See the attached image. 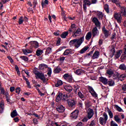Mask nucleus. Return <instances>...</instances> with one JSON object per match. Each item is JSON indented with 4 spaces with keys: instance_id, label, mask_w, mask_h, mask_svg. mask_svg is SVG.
I'll list each match as a JSON object with an SVG mask.
<instances>
[{
    "instance_id": "de8ad7c7",
    "label": "nucleus",
    "mask_w": 126,
    "mask_h": 126,
    "mask_svg": "<svg viewBox=\"0 0 126 126\" xmlns=\"http://www.w3.org/2000/svg\"><path fill=\"white\" fill-rule=\"evenodd\" d=\"M47 68H48L47 75H48V76H51V75H52V68L50 67H48Z\"/></svg>"
},
{
    "instance_id": "e2e57ef3",
    "label": "nucleus",
    "mask_w": 126,
    "mask_h": 126,
    "mask_svg": "<svg viewBox=\"0 0 126 126\" xmlns=\"http://www.w3.org/2000/svg\"><path fill=\"white\" fill-rule=\"evenodd\" d=\"M86 5H85L84 4H83L84 12H86V10H87V6H86Z\"/></svg>"
},
{
    "instance_id": "9d476101",
    "label": "nucleus",
    "mask_w": 126,
    "mask_h": 126,
    "mask_svg": "<svg viewBox=\"0 0 126 126\" xmlns=\"http://www.w3.org/2000/svg\"><path fill=\"white\" fill-rule=\"evenodd\" d=\"M67 104L70 108H75V105H76V101L73 99L67 100Z\"/></svg>"
},
{
    "instance_id": "7ed1b4c3",
    "label": "nucleus",
    "mask_w": 126,
    "mask_h": 126,
    "mask_svg": "<svg viewBox=\"0 0 126 126\" xmlns=\"http://www.w3.org/2000/svg\"><path fill=\"white\" fill-rule=\"evenodd\" d=\"M36 79L38 78L39 79L41 80V81H42L43 83H47L48 80L47 78L45 77V75L44 74V73L40 72H38L37 75L36 76Z\"/></svg>"
},
{
    "instance_id": "bb28decb",
    "label": "nucleus",
    "mask_w": 126,
    "mask_h": 126,
    "mask_svg": "<svg viewBox=\"0 0 126 126\" xmlns=\"http://www.w3.org/2000/svg\"><path fill=\"white\" fill-rule=\"evenodd\" d=\"M91 37H92V33L91 32H88L85 37L86 40H90V39H91Z\"/></svg>"
},
{
    "instance_id": "6ab92c4d",
    "label": "nucleus",
    "mask_w": 126,
    "mask_h": 126,
    "mask_svg": "<svg viewBox=\"0 0 126 126\" xmlns=\"http://www.w3.org/2000/svg\"><path fill=\"white\" fill-rule=\"evenodd\" d=\"M64 89H65L67 92H69V93L72 91V87H71V86H64Z\"/></svg>"
},
{
    "instance_id": "f257e3e1",
    "label": "nucleus",
    "mask_w": 126,
    "mask_h": 126,
    "mask_svg": "<svg viewBox=\"0 0 126 126\" xmlns=\"http://www.w3.org/2000/svg\"><path fill=\"white\" fill-rule=\"evenodd\" d=\"M92 22L95 24L96 27H94L92 30V35L93 37H95V36L99 35V31L98 29H101V22L99 21V20L97 17H94L92 20Z\"/></svg>"
},
{
    "instance_id": "c9c22d12",
    "label": "nucleus",
    "mask_w": 126,
    "mask_h": 126,
    "mask_svg": "<svg viewBox=\"0 0 126 126\" xmlns=\"http://www.w3.org/2000/svg\"><path fill=\"white\" fill-rule=\"evenodd\" d=\"M114 120L117 123H122V120L120 118H119L118 115H115L114 116Z\"/></svg>"
},
{
    "instance_id": "6e6552de",
    "label": "nucleus",
    "mask_w": 126,
    "mask_h": 126,
    "mask_svg": "<svg viewBox=\"0 0 126 126\" xmlns=\"http://www.w3.org/2000/svg\"><path fill=\"white\" fill-rule=\"evenodd\" d=\"M82 33V32H81V29L79 28L76 30V31H74L73 32L72 36L74 37V38H76L77 36H80Z\"/></svg>"
},
{
    "instance_id": "72a5a7b5",
    "label": "nucleus",
    "mask_w": 126,
    "mask_h": 126,
    "mask_svg": "<svg viewBox=\"0 0 126 126\" xmlns=\"http://www.w3.org/2000/svg\"><path fill=\"white\" fill-rule=\"evenodd\" d=\"M63 84V81L62 80H58L57 83L55 84V87H59V86H62Z\"/></svg>"
},
{
    "instance_id": "9b49d317",
    "label": "nucleus",
    "mask_w": 126,
    "mask_h": 126,
    "mask_svg": "<svg viewBox=\"0 0 126 126\" xmlns=\"http://www.w3.org/2000/svg\"><path fill=\"white\" fill-rule=\"evenodd\" d=\"M119 7L121 14L123 16H125L126 17V7L125 6H122L121 5H119Z\"/></svg>"
},
{
    "instance_id": "338daca9",
    "label": "nucleus",
    "mask_w": 126,
    "mask_h": 126,
    "mask_svg": "<svg viewBox=\"0 0 126 126\" xmlns=\"http://www.w3.org/2000/svg\"><path fill=\"white\" fill-rule=\"evenodd\" d=\"M54 34L55 36H60V31L55 32Z\"/></svg>"
},
{
    "instance_id": "bf43d9fd",
    "label": "nucleus",
    "mask_w": 126,
    "mask_h": 126,
    "mask_svg": "<svg viewBox=\"0 0 126 126\" xmlns=\"http://www.w3.org/2000/svg\"><path fill=\"white\" fill-rule=\"evenodd\" d=\"M20 88L18 87L16 89V93H17V94H20Z\"/></svg>"
},
{
    "instance_id": "3c124183",
    "label": "nucleus",
    "mask_w": 126,
    "mask_h": 126,
    "mask_svg": "<svg viewBox=\"0 0 126 126\" xmlns=\"http://www.w3.org/2000/svg\"><path fill=\"white\" fill-rule=\"evenodd\" d=\"M106 73L108 74V75H113L114 74V72L112 69L110 70H107L106 71Z\"/></svg>"
},
{
    "instance_id": "2eb2a0df",
    "label": "nucleus",
    "mask_w": 126,
    "mask_h": 126,
    "mask_svg": "<svg viewBox=\"0 0 126 126\" xmlns=\"http://www.w3.org/2000/svg\"><path fill=\"white\" fill-rule=\"evenodd\" d=\"M93 115H94V111L92 109H89V112H88V118L89 120H90L93 117Z\"/></svg>"
},
{
    "instance_id": "6e6d98bb",
    "label": "nucleus",
    "mask_w": 126,
    "mask_h": 126,
    "mask_svg": "<svg viewBox=\"0 0 126 126\" xmlns=\"http://www.w3.org/2000/svg\"><path fill=\"white\" fill-rule=\"evenodd\" d=\"M33 73L34 74H35L36 75V76L38 74H39V72H40L39 71H38V70H37V69H33Z\"/></svg>"
},
{
    "instance_id": "2f4dec72",
    "label": "nucleus",
    "mask_w": 126,
    "mask_h": 126,
    "mask_svg": "<svg viewBox=\"0 0 126 126\" xmlns=\"http://www.w3.org/2000/svg\"><path fill=\"white\" fill-rule=\"evenodd\" d=\"M5 98L6 99V101L8 102H10V96H9V94L8 92H6L5 94Z\"/></svg>"
},
{
    "instance_id": "0eeeda50",
    "label": "nucleus",
    "mask_w": 126,
    "mask_h": 126,
    "mask_svg": "<svg viewBox=\"0 0 126 126\" xmlns=\"http://www.w3.org/2000/svg\"><path fill=\"white\" fill-rule=\"evenodd\" d=\"M114 18L117 21L118 23H122V19H123V17L121 14L119 13L115 14Z\"/></svg>"
},
{
    "instance_id": "473e14b6",
    "label": "nucleus",
    "mask_w": 126,
    "mask_h": 126,
    "mask_svg": "<svg viewBox=\"0 0 126 126\" xmlns=\"http://www.w3.org/2000/svg\"><path fill=\"white\" fill-rule=\"evenodd\" d=\"M11 118H15V117H17V111L16 110H13L12 112L11 113Z\"/></svg>"
},
{
    "instance_id": "cd10ccee",
    "label": "nucleus",
    "mask_w": 126,
    "mask_h": 126,
    "mask_svg": "<svg viewBox=\"0 0 126 126\" xmlns=\"http://www.w3.org/2000/svg\"><path fill=\"white\" fill-rule=\"evenodd\" d=\"M107 113H108L110 119H113L114 115L113 114L112 111H111L109 108H107Z\"/></svg>"
},
{
    "instance_id": "052dcab7",
    "label": "nucleus",
    "mask_w": 126,
    "mask_h": 126,
    "mask_svg": "<svg viewBox=\"0 0 126 126\" xmlns=\"http://www.w3.org/2000/svg\"><path fill=\"white\" fill-rule=\"evenodd\" d=\"M70 28L72 30L74 29V28H76V25H75V24H71Z\"/></svg>"
},
{
    "instance_id": "4468645a",
    "label": "nucleus",
    "mask_w": 126,
    "mask_h": 126,
    "mask_svg": "<svg viewBox=\"0 0 126 126\" xmlns=\"http://www.w3.org/2000/svg\"><path fill=\"white\" fill-rule=\"evenodd\" d=\"M99 80L100 81V82H102V83L105 85L108 84V80L106 78V77L101 76L99 78Z\"/></svg>"
},
{
    "instance_id": "a878e982",
    "label": "nucleus",
    "mask_w": 126,
    "mask_h": 126,
    "mask_svg": "<svg viewBox=\"0 0 126 126\" xmlns=\"http://www.w3.org/2000/svg\"><path fill=\"white\" fill-rule=\"evenodd\" d=\"M22 52L24 55H27V54H31L32 53V51L30 49H22Z\"/></svg>"
},
{
    "instance_id": "a19ab883",
    "label": "nucleus",
    "mask_w": 126,
    "mask_h": 126,
    "mask_svg": "<svg viewBox=\"0 0 126 126\" xmlns=\"http://www.w3.org/2000/svg\"><path fill=\"white\" fill-rule=\"evenodd\" d=\"M121 52H122V50H119L116 52V54L115 55V59H119V58L121 57Z\"/></svg>"
},
{
    "instance_id": "58836bf2",
    "label": "nucleus",
    "mask_w": 126,
    "mask_h": 126,
    "mask_svg": "<svg viewBox=\"0 0 126 126\" xmlns=\"http://www.w3.org/2000/svg\"><path fill=\"white\" fill-rule=\"evenodd\" d=\"M67 81L69 82V83H72L74 82V80H73V78H72V75H70L69 77L67 79Z\"/></svg>"
},
{
    "instance_id": "09e8293b",
    "label": "nucleus",
    "mask_w": 126,
    "mask_h": 126,
    "mask_svg": "<svg viewBox=\"0 0 126 126\" xmlns=\"http://www.w3.org/2000/svg\"><path fill=\"white\" fill-rule=\"evenodd\" d=\"M15 69H16V71L17 72L18 75H20V71H19V68L18 67V66H17V65H15Z\"/></svg>"
},
{
    "instance_id": "393cba45",
    "label": "nucleus",
    "mask_w": 126,
    "mask_h": 126,
    "mask_svg": "<svg viewBox=\"0 0 126 126\" xmlns=\"http://www.w3.org/2000/svg\"><path fill=\"white\" fill-rule=\"evenodd\" d=\"M67 35H68V32H63L62 34L61 35V38H62V39H65Z\"/></svg>"
},
{
    "instance_id": "8fccbe9b",
    "label": "nucleus",
    "mask_w": 126,
    "mask_h": 126,
    "mask_svg": "<svg viewBox=\"0 0 126 126\" xmlns=\"http://www.w3.org/2000/svg\"><path fill=\"white\" fill-rule=\"evenodd\" d=\"M111 52L112 53L111 57V58H113V57H114V55H115V53H116V49H115V47H113L112 48V49L111 50Z\"/></svg>"
},
{
    "instance_id": "aec40b11",
    "label": "nucleus",
    "mask_w": 126,
    "mask_h": 126,
    "mask_svg": "<svg viewBox=\"0 0 126 126\" xmlns=\"http://www.w3.org/2000/svg\"><path fill=\"white\" fill-rule=\"evenodd\" d=\"M44 68H48V65L46 64L41 63L39 65V69L43 70Z\"/></svg>"
},
{
    "instance_id": "1a4fd4ad",
    "label": "nucleus",
    "mask_w": 126,
    "mask_h": 126,
    "mask_svg": "<svg viewBox=\"0 0 126 126\" xmlns=\"http://www.w3.org/2000/svg\"><path fill=\"white\" fill-rule=\"evenodd\" d=\"M39 47V43L37 41H33L31 42V46L30 49H32L33 48L37 49Z\"/></svg>"
},
{
    "instance_id": "0e129e2a",
    "label": "nucleus",
    "mask_w": 126,
    "mask_h": 126,
    "mask_svg": "<svg viewBox=\"0 0 126 126\" xmlns=\"http://www.w3.org/2000/svg\"><path fill=\"white\" fill-rule=\"evenodd\" d=\"M33 124H34V125H37L38 124V119L34 118L33 120Z\"/></svg>"
},
{
    "instance_id": "4be33fe9",
    "label": "nucleus",
    "mask_w": 126,
    "mask_h": 126,
    "mask_svg": "<svg viewBox=\"0 0 126 126\" xmlns=\"http://www.w3.org/2000/svg\"><path fill=\"white\" fill-rule=\"evenodd\" d=\"M61 70L62 68H61V67H60V66H58L54 68L53 72L54 73H60Z\"/></svg>"
},
{
    "instance_id": "b1692460",
    "label": "nucleus",
    "mask_w": 126,
    "mask_h": 126,
    "mask_svg": "<svg viewBox=\"0 0 126 126\" xmlns=\"http://www.w3.org/2000/svg\"><path fill=\"white\" fill-rule=\"evenodd\" d=\"M78 95L79 97L82 100V101H84L85 100V97H84V95H83V94L81 93V92H79L78 93Z\"/></svg>"
},
{
    "instance_id": "f704fd0d",
    "label": "nucleus",
    "mask_w": 126,
    "mask_h": 126,
    "mask_svg": "<svg viewBox=\"0 0 126 126\" xmlns=\"http://www.w3.org/2000/svg\"><path fill=\"white\" fill-rule=\"evenodd\" d=\"M107 84H108L109 86H114L115 85V82L113 80H109L107 81Z\"/></svg>"
},
{
    "instance_id": "412c9836",
    "label": "nucleus",
    "mask_w": 126,
    "mask_h": 126,
    "mask_svg": "<svg viewBox=\"0 0 126 126\" xmlns=\"http://www.w3.org/2000/svg\"><path fill=\"white\" fill-rule=\"evenodd\" d=\"M88 49H89L88 46H85L80 51H78V53H79V54H84Z\"/></svg>"
},
{
    "instance_id": "49530a36",
    "label": "nucleus",
    "mask_w": 126,
    "mask_h": 126,
    "mask_svg": "<svg viewBox=\"0 0 126 126\" xmlns=\"http://www.w3.org/2000/svg\"><path fill=\"white\" fill-rule=\"evenodd\" d=\"M6 3L4 2V0H1L0 1V9H2V7H3V4H5Z\"/></svg>"
},
{
    "instance_id": "f03ea898",
    "label": "nucleus",
    "mask_w": 126,
    "mask_h": 126,
    "mask_svg": "<svg viewBox=\"0 0 126 126\" xmlns=\"http://www.w3.org/2000/svg\"><path fill=\"white\" fill-rule=\"evenodd\" d=\"M83 42H84V36L80 38H75L70 40L69 44L70 46H74L75 49H78Z\"/></svg>"
},
{
    "instance_id": "20e7f679",
    "label": "nucleus",
    "mask_w": 126,
    "mask_h": 126,
    "mask_svg": "<svg viewBox=\"0 0 126 126\" xmlns=\"http://www.w3.org/2000/svg\"><path fill=\"white\" fill-rule=\"evenodd\" d=\"M103 117H104V118L103 117H100L99 119V123L101 125V126L106 125V124H107V121H108V115H107L106 112L103 113Z\"/></svg>"
},
{
    "instance_id": "5fc2aeb1",
    "label": "nucleus",
    "mask_w": 126,
    "mask_h": 126,
    "mask_svg": "<svg viewBox=\"0 0 126 126\" xmlns=\"http://www.w3.org/2000/svg\"><path fill=\"white\" fill-rule=\"evenodd\" d=\"M123 91H124L126 93V84H124L122 86Z\"/></svg>"
},
{
    "instance_id": "5701e85b",
    "label": "nucleus",
    "mask_w": 126,
    "mask_h": 126,
    "mask_svg": "<svg viewBox=\"0 0 126 126\" xmlns=\"http://www.w3.org/2000/svg\"><path fill=\"white\" fill-rule=\"evenodd\" d=\"M44 53V51L41 49H38L36 51V55L37 57H40Z\"/></svg>"
},
{
    "instance_id": "c85d7f7f",
    "label": "nucleus",
    "mask_w": 126,
    "mask_h": 126,
    "mask_svg": "<svg viewBox=\"0 0 126 126\" xmlns=\"http://www.w3.org/2000/svg\"><path fill=\"white\" fill-rule=\"evenodd\" d=\"M51 53H52V48L51 47H47L45 53V56L51 54Z\"/></svg>"
},
{
    "instance_id": "69168bd1",
    "label": "nucleus",
    "mask_w": 126,
    "mask_h": 126,
    "mask_svg": "<svg viewBox=\"0 0 126 126\" xmlns=\"http://www.w3.org/2000/svg\"><path fill=\"white\" fill-rule=\"evenodd\" d=\"M26 84L28 85L29 88H31V86H30V82H29V80H27L26 81Z\"/></svg>"
},
{
    "instance_id": "dca6fc26",
    "label": "nucleus",
    "mask_w": 126,
    "mask_h": 126,
    "mask_svg": "<svg viewBox=\"0 0 126 126\" xmlns=\"http://www.w3.org/2000/svg\"><path fill=\"white\" fill-rule=\"evenodd\" d=\"M100 56V52L98 51H95L94 53L92 59V60H95V59H98Z\"/></svg>"
},
{
    "instance_id": "7c9ffc66",
    "label": "nucleus",
    "mask_w": 126,
    "mask_h": 126,
    "mask_svg": "<svg viewBox=\"0 0 126 126\" xmlns=\"http://www.w3.org/2000/svg\"><path fill=\"white\" fill-rule=\"evenodd\" d=\"M83 72H84V70L81 69H78L75 71V73L78 75H80V74H81V73H83Z\"/></svg>"
},
{
    "instance_id": "680f3d73",
    "label": "nucleus",
    "mask_w": 126,
    "mask_h": 126,
    "mask_svg": "<svg viewBox=\"0 0 126 126\" xmlns=\"http://www.w3.org/2000/svg\"><path fill=\"white\" fill-rule=\"evenodd\" d=\"M7 59L9 60L10 62L11 63H13V59H12V58H11V57L10 56H7Z\"/></svg>"
},
{
    "instance_id": "c756f323",
    "label": "nucleus",
    "mask_w": 126,
    "mask_h": 126,
    "mask_svg": "<svg viewBox=\"0 0 126 126\" xmlns=\"http://www.w3.org/2000/svg\"><path fill=\"white\" fill-rule=\"evenodd\" d=\"M69 54H71V49H66L63 52V55L64 56H67V55H69Z\"/></svg>"
},
{
    "instance_id": "79ce46f5",
    "label": "nucleus",
    "mask_w": 126,
    "mask_h": 126,
    "mask_svg": "<svg viewBox=\"0 0 126 126\" xmlns=\"http://www.w3.org/2000/svg\"><path fill=\"white\" fill-rule=\"evenodd\" d=\"M115 107L116 108L117 111H118V112H124V110H123V109H122V108L119 106V105H115Z\"/></svg>"
},
{
    "instance_id": "4c0bfd02",
    "label": "nucleus",
    "mask_w": 126,
    "mask_h": 126,
    "mask_svg": "<svg viewBox=\"0 0 126 126\" xmlns=\"http://www.w3.org/2000/svg\"><path fill=\"white\" fill-rule=\"evenodd\" d=\"M46 4V5H48L49 4V0H44V2L42 1L41 2V6L42 8H44V5Z\"/></svg>"
},
{
    "instance_id": "f3484780",
    "label": "nucleus",
    "mask_w": 126,
    "mask_h": 126,
    "mask_svg": "<svg viewBox=\"0 0 126 126\" xmlns=\"http://www.w3.org/2000/svg\"><path fill=\"white\" fill-rule=\"evenodd\" d=\"M62 99H63V93H58L56 97V102H59L60 101H62Z\"/></svg>"
},
{
    "instance_id": "a211bd4d",
    "label": "nucleus",
    "mask_w": 126,
    "mask_h": 126,
    "mask_svg": "<svg viewBox=\"0 0 126 126\" xmlns=\"http://www.w3.org/2000/svg\"><path fill=\"white\" fill-rule=\"evenodd\" d=\"M69 97V95L65 93H62V98L63 101H68L67 99Z\"/></svg>"
},
{
    "instance_id": "37998d69",
    "label": "nucleus",
    "mask_w": 126,
    "mask_h": 126,
    "mask_svg": "<svg viewBox=\"0 0 126 126\" xmlns=\"http://www.w3.org/2000/svg\"><path fill=\"white\" fill-rule=\"evenodd\" d=\"M0 94H2V95H5V91L3 87H0Z\"/></svg>"
},
{
    "instance_id": "c03bdc74",
    "label": "nucleus",
    "mask_w": 126,
    "mask_h": 126,
    "mask_svg": "<svg viewBox=\"0 0 126 126\" xmlns=\"http://www.w3.org/2000/svg\"><path fill=\"white\" fill-rule=\"evenodd\" d=\"M24 21L23 20V16H21L20 18H19V22H18L19 25H21V24L23 23Z\"/></svg>"
},
{
    "instance_id": "ddd939ff",
    "label": "nucleus",
    "mask_w": 126,
    "mask_h": 126,
    "mask_svg": "<svg viewBox=\"0 0 126 126\" xmlns=\"http://www.w3.org/2000/svg\"><path fill=\"white\" fill-rule=\"evenodd\" d=\"M56 110L58 112L63 113V112H64L65 108L63 105H60L56 108Z\"/></svg>"
},
{
    "instance_id": "a18cd8bd",
    "label": "nucleus",
    "mask_w": 126,
    "mask_h": 126,
    "mask_svg": "<svg viewBox=\"0 0 126 126\" xmlns=\"http://www.w3.org/2000/svg\"><path fill=\"white\" fill-rule=\"evenodd\" d=\"M20 59H22L23 61H24L25 62H28V61L29 60V59H28V57L26 56H21L20 57Z\"/></svg>"
},
{
    "instance_id": "e433bc0d",
    "label": "nucleus",
    "mask_w": 126,
    "mask_h": 126,
    "mask_svg": "<svg viewBox=\"0 0 126 126\" xmlns=\"http://www.w3.org/2000/svg\"><path fill=\"white\" fill-rule=\"evenodd\" d=\"M0 108L2 111L4 110V102L2 100L0 102Z\"/></svg>"
},
{
    "instance_id": "39448f33",
    "label": "nucleus",
    "mask_w": 126,
    "mask_h": 126,
    "mask_svg": "<svg viewBox=\"0 0 126 126\" xmlns=\"http://www.w3.org/2000/svg\"><path fill=\"white\" fill-rule=\"evenodd\" d=\"M88 89L90 93H91V94L93 96V97H94L95 98H97V97H98V94H97L96 93L95 91H94V89H93V88H92V87L89 86L88 87Z\"/></svg>"
},
{
    "instance_id": "ea45409f",
    "label": "nucleus",
    "mask_w": 126,
    "mask_h": 126,
    "mask_svg": "<svg viewBox=\"0 0 126 126\" xmlns=\"http://www.w3.org/2000/svg\"><path fill=\"white\" fill-rule=\"evenodd\" d=\"M83 4H85L86 5H91V1H90L89 0H83Z\"/></svg>"
},
{
    "instance_id": "f8f14e48",
    "label": "nucleus",
    "mask_w": 126,
    "mask_h": 126,
    "mask_svg": "<svg viewBox=\"0 0 126 126\" xmlns=\"http://www.w3.org/2000/svg\"><path fill=\"white\" fill-rule=\"evenodd\" d=\"M102 32L104 35L105 38H109V36L110 35V32L109 31L106 30V28L104 26L102 29Z\"/></svg>"
},
{
    "instance_id": "774afa93",
    "label": "nucleus",
    "mask_w": 126,
    "mask_h": 126,
    "mask_svg": "<svg viewBox=\"0 0 126 126\" xmlns=\"http://www.w3.org/2000/svg\"><path fill=\"white\" fill-rule=\"evenodd\" d=\"M23 20L24 21H25V22H28V20H29V19H28V18H27L26 16H25L23 18Z\"/></svg>"
},
{
    "instance_id": "603ef678",
    "label": "nucleus",
    "mask_w": 126,
    "mask_h": 126,
    "mask_svg": "<svg viewBox=\"0 0 126 126\" xmlns=\"http://www.w3.org/2000/svg\"><path fill=\"white\" fill-rule=\"evenodd\" d=\"M70 76V75H69V74L65 73L63 75V77L64 79H65V80H67Z\"/></svg>"
},
{
    "instance_id": "423d86ee",
    "label": "nucleus",
    "mask_w": 126,
    "mask_h": 126,
    "mask_svg": "<svg viewBox=\"0 0 126 126\" xmlns=\"http://www.w3.org/2000/svg\"><path fill=\"white\" fill-rule=\"evenodd\" d=\"M78 114H79V111L78 110H75L70 114L71 119H73L74 120L77 119L78 117Z\"/></svg>"
},
{
    "instance_id": "864d4df0",
    "label": "nucleus",
    "mask_w": 126,
    "mask_h": 126,
    "mask_svg": "<svg viewBox=\"0 0 126 126\" xmlns=\"http://www.w3.org/2000/svg\"><path fill=\"white\" fill-rule=\"evenodd\" d=\"M61 41H62V39L61 38V37H58V40L56 43L57 46H60V45H61Z\"/></svg>"
},
{
    "instance_id": "13d9d810",
    "label": "nucleus",
    "mask_w": 126,
    "mask_h": 126,
    "mask_svg": "<svg viewBox=\"0 0 126 126\" xmlns=\"http://www.w3.org/2000/svg\"><path fill=\"white\" fill-rule=\"evenodd\" d=\"M111 126H118V124H117V123L113 121H112L111 122Z\"/></svg>"
},
{
    "instance_id": "4d7b16f0",
    "label": "nucleus",
    "mask_w": 126,
    "mask_h": 126,
    "mask_svg": "<svg viewBox=\"0 0 126 126\" xmlns=\"http://www.w3.org/2000/svg\"><path fill=\"white\" fill-rule=\"evenodd\" d=\"M93 12H95V13H97V16L100 15V14H103V12L98 11H93Z\"/></svg>"
}]
</instances>
